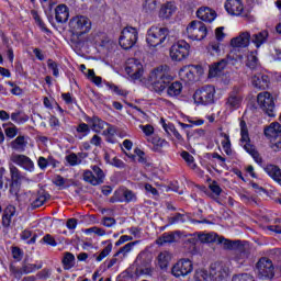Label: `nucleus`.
I'll return each instance as SVG.
<instances>
[{"mask_svg":"<svg viewBox=\"0 0 281 281\" xmlns=\"http://www.w3.org/2000/svg\"><path fill=\"white\" fill-rule=\"evenodd\" d=\"M69 29L72 32V45L82 47L85 41L80 40V36L91 31V20L87 15H76L69 21Z\"/></svg>","mask_w":281,"mask_h":281,"instance_id":"nucleus-1","label":"nucleus"},{"mask_svg":"<svg viewBox=\"0 0 281 281\" xmlns=\"http://www.w3.org/2000/svg\"><path fill=\"white\" fill-rule=\"evenodd\" d=\"M172 80V72L168 65L158 66L149 74V82H151V86L157 93H161Z\"/></svg>","mask_w":281,"mask_h":281,"instance_id":"nucleus-2","label":"nucleus"},{"mask_svg":"<svg viewBox=\"0 0 281 281\" xmlns=\"http://www.w3.org/2000/svg\"><path fill=\"white\" fill-rule=\"evenodd\" d=\"M239 126H240V135H241L240 143L244 150H246L248 155H251L256 164L261 165L262 157H260V154L258 153V150H256V146L251 144V138H249V130L247 128V123L245 122V120L240 121Z\"/></svg>","mask_w":281,"mask_h":281,"instance_id":"nucleus-3","label":"nucleus"},{"mask_svg":"<svg viewBox=\"0 0 281 281\" xmlns=\"http://www.w3.org/2000/svg\"><path fill=\"white\" fill-rule=\"evenodd\" d=\"M193 100L195 104H202V106L214 104L216 100V88L212 85L199 88L193 94Z\"/></svg>","mask_w":281,"mask_h":281,"instance_id":"nucleus-4","label":"nucleus"},{"mask_svg":"<svg viewBox=\"0 0 281 281\" xmlns=\"http://www.w3.org/2000/svg\"><path fill=\"white\" fill-rule=\"evenodd\" d=\"M170 31L167 27L151 26L147 31L146 43L150 47H159L166 43Z\"/></svg>","mask_w":281,"mask_h":281,"instance_id":"nucleus-5","label":"nucleus"},{"mask_svg":"<svg viewBox=\"0 0 281 281\" xmlns=\"http://www.w3.org/2000/svg\"><path fill=\"white\" fill-rule=\"evenodd\" d=\"M256 273L259 280H273L276 277L273 261L267 257L260 258L256 263Z\"/></svg>","mask_w":281,"mask_h":281,"instance_id":"nucleus-6","label":"nucleus"},{"mask_svg":"<svg viewBox=\"0 0 281 281\" xmlns=\"http://www.w3.org/2000/svg\"><path fill=\"white\" fill-rule=\"evenodd\" d=\"M137 38H139L137 29L133 26H126L121 32L119 44L121 45L122 49H133L137 43Z\"/></svg>","mask_w":281,"mask_h":281,"instance_id":"nucleus-7","label":"nucleus"},{"mask_svg":"<svg viewBox=\"0 0 281 281\" xmlns=\"http://www.w3.org/2000/svg\"><path fill=\"white\" fill-rule=\"evenodd\" d=\"M106 175L104 170L100 168L98 165L91 166V170L86 169L82 172V179L86 183H90V186H102L104 183Z\"/></svg>","mask_w":281,"mask_h":281,"instance_id":"nucleus-8","label":"nucleus"},{"mask_svg":"<svg viewBox=\"0 0 281 281\" xmlns=\"http://www.w3.org/2000/svg\"><path fill=\"white\" fill-rule=\"evenodd\" d=\"M187 36L191 41H203L207 36V26L199 20H193L187 26Z\"/></svg>","mask_w":281,"mask_h":281,"instance_id":"nucleus-9","label":"nucleus"},{"mask_svg":"<svg viewBox=\"0 0 281 281\" xmlns=\"http://www.w3.org/2000/svg\"><path fill=\"white\" fill-rule=\"evenodd\" d=\"M188 56H190V44H188L186 40H179L172 44L170 48V58L172 60L181 63V60H186Z\"/></svg>","mask_w":281,"mask_h":281,"instance_id":"nucleus-10","label":"nucleus"},{"mask_svg":"<svg viewBox=\"0 0 281 281\" xmlns=\"http://www.w3.org/2000/svg\"><path fill=\"white\" fill-rule=\"evenodd\" d=\"M258 105L269 117H276V101L270 92H260L257 95Z\"/></svg>","mask_w":281,"mask_h":281,"instance_id":"nucleus-11","label":"nucleus"},{"mask_svg":"<svg viewBox=\"0 0 281 281\" xmlns=\"http://www.w3.org/2000/svg\"><path fill=\"white\" fill-rule=\"evenodd\" d=\"M192 271H194V263H192V260L186 258L178 260L171 269V273L175 278H186V276H190Z\"/></svg>","mask_w":281,"mask_h":281,"instance_id":"nucleus-12","label":"nucleus"},{"mask_svg":"<svg viewBox=\"0 0 281 281\" xmlns=\"http://www.w3.org/2000/svg\"><path fill=\"white\" fill-rule=\"evenodd\" d=\"M10 272L16 280H21L23 276H27L29 273H34V271H38V269H43V263H24L21 268H16V266H10Z\"/></svg>","mask_w":281,"mask_h":281,"instance_id":"nucleus-13","label":"nucleus"},{"mask_svg":"<svg viewBox=\"0 0 281 281\" xmlns=\"http://www.w3.org/2000/svg\"><path fill=\"white\" fill-rule=\"evenodd\" d=\"M137 201V194L130 189H119L111 198V203H133Z\"/></svg>","mask_w":281,"mask_h":281,"instance_id":"nucleus-14","label":"nucleus"},{"mask_svg":"<svg viewBox=\"0 0 281 281\" xmlns=\"http://www.w3.org/2000/svg\"><path fill=\"white\" fill-rule=\"evenodd\" d=\"M10 161L15 164V166H20V168H23V170H26L27 172H34V161L26 155L13 153L10 156Z\"/></svg>","mask_w":281,"mask_h":281,"instance_id":"nucleus-15","label":"nucleus"},{"mask_svg":"<svg viewBox=\"0 0 281 281\" xmlns=\"http://www.w3.org/2000/svg\"><path fill=\"white\" fill-rule=\"evenodd\" d=\"M243 104V94L240 93V88L234 89L228 93L225 100V106L228 111H237Z\"/></svg>","mask_w":281,"mask_h":281,"instance_id":"nucleus-16","label":"nucleus"},{"mask_svg":"<svg viewBox=\"0 0 281 281\" xmlns=\"http://www.w3.org/2000/svg\"><path fill=\"white\" fill-rule=\"evenodd\" d=\"M125 71L132 80H139L144 74V66L139 60L132 58L126 61Z\"/></svg>","mask_w":281,"mask_h":281,"instance_id":"nucleus-17","label":"nucleus"},{"mask_svg":"<svg viewBox=\"0 0 281 281\" xmlns=\"http://www.w3.org/2000/svg\"><path fill=\"white\" fill-rule=\"evenodd\" d=\"M210 276L213 280H225L229 276V268L223 262L212 263Z\"/></svg>","mask_w":281,"mask_h":281,"instance_id":"nucleus-18","label":"nucleus"},{"mask_svg":"<svg viewBox=\"0 0 281 281\" xmlns=\"http://www.w3.org/2000/svg\"><path fill=\"white\" fill-rule=\"evenodd\" d=\"M146 255L140 254L136 258V271L142 276H150L153 273V268H150V259L145 257Z\"/></svg>","mask_w":281,"mask_h":281,"instance_id":"nucleus-19","label":"nucleus"},{"mask_svg":"<svg viewBox=\"0 0 281 281\" xmlns=\"http://www.w3.org/2000/svg\"><path fill=\"white\" fill-rule=\"evenodd\" d=\"M196 16L204 23H213L216 20V11L210 7H200L196 10Z\"/></svg>","mask_w":281,"mask_h":281,"instance_id":"nucleus-20","label":"nucleus"},{"mask_svg":"<svg viewBox=\"0 0 281 281\" xmlns=\"http://www.w3.org/2000/svg\"><path fill=\"white\" fill-rule=\"evenodd\" d=\"M251 43V33L241 32L237 37L231 40L232 47L245 48Z\"/></svg>","mask_w":281,"mask_h":281,"instance_id":"nucleus-21","label":"nucleus"},{"mask_svg":"<svg viewBox=\"0 0 281 281\" xmlns=\"http://www.w3.org/2000/svg\"><path fill=\"white\" fill-rule=\"evenodd\" d=\"M224 8L231 16H240L244 10L243 2L240 0H226Z\"/></svg>","mask_w":281,"mask_h":281,"instance_id":"nucleus-22","label":"nucleus"},{"mask_svg":"<svg viewBox=\"0 0 281 281\" xmlns=\"http://www.w3.org/2000/svg\"><path fill=\"white\" fill-rule=\"evenodd\" d=\"M265 135L270 142H276L278 137H281V124L278 122L271 123L268 127L265 128Z\"/></svg>","mask_w":281,"mask_h":281,"instance_id":"nucleus-23","label":"nucleus"},{"mask_svg":"<svg viewBox=\"0 0 281 281\" xmlns=\"http://www.w3.org/2000/svg\"><path fill=\"white\" fill-rule=\"evenodd\" d=\"M251 82L255 89H269V76L265 74L259 72L255 75L251 79Z\"/></svg>","mask_w":281,"mask_h":281,"instance_id":"nucleus-24","label":"nucleus"},{"mask_svg":"<svg viewBox=\"0 0 281 281\" xmlns=\"http://www.w3.org/2000/svg\"><path fill=\"white\" fill-rule=\"evenodd\" d=\"M86 122L90 124V127L92 128V131H94V133H101L102 131H104L105 126H109L108 122H104L102 119L98 116H88L86 119Z\"/></svg>","mask_w":281,"mask_h":281,"instance_id":"nucleus-25","label":"nucleus"},{"mask_svg":"<svg viewBox=\"0 0 281 281\" xmlns=\"http://www.w3.org/2000/svg\"><path fill=\"white\" fill-rule=\"evenodd\" d=\"M181 238V232L176 231L162 234L157 240V245H166L167 243H177Z\"/></svg>","mask_w":281,"mask_h":281,"instance_id":"nucleus-26","label":"nucleus"},{"mask_svg":"<svg viewBox=\"0 0 281 281\" xmlns=\"http://www.w3.org/2000/svg\"><path fill=\"white\" fill-rule=\"evenodd\" d=\"M55 19L57 23H67L69 21V8L66 4H59L55 9Z\"/></svg>","mask_w":281,"mask_h":281,"instance_id":"nucleus-27","label":"nucleus"},{"mask_svg":"<svg viewBox=\"0 0 281 281\" xmlns=\"http://www.w3.org/2000/svg\"><path fill=\"white\" fill-rule=\"evenodd\" d=\"M250 41L252 44H255V47H257V49L262 47V45H265V43L269 41V31L263 30L261 32L252 34V36H250Z\"/></svg>","mask_w":281,"mask_h":281,"instance_id":"nucleus-28","label":"nucleus"},{"mask_svg":"<svg viewBox=\"0 0 281 281\" xmlns=\"http://www.w3.org/2000/svg\"><path fill=\"white\" fill-rule=\"evenodd\" d=\"M265 172H267V175L269 177H271L276 181V183L281 186V169H280V167H278L277 165H267L265 167Z\"/></svg>","mask_w":281,"mask_h":281,"instance_id":"nucleus-29","label":"nucleus"},{"mask_svg":"<svg viewBox=\"0 0 281 281\" xmlns=\"http://www.w3.org/2000/svg\"><path fill=\"white\" fill-rule=\"evenodd\" d=\"M9 170L11 175L10 192H12V188H14V186H19V181L23 179V175L21 173V170L12 164L9 165Z\"/></svg>","mask_w":281,"mask_h":281,"instance_id":"nucleus-30","label":"nucleus"},{"mask_svg":"<svg viewBox=\"0 0 281 281\" xmlns=\"http://www.w3.org/2000/svg\"><path fill=\"white\" fill-rule=\"evenodd\" d=\"M10 146L12 150H15L16 153H25V148H27V140L25 139V136L20 135L10 143Z\"/></svg>","mask_w":281,"mask_h":281,"instance_id":"nucleus-31","label":"nucleus"},{"mask_svg":"<svg viewBox=\"0 0 281 281\" xmlns=\"http://www.w3.org/2000/svg\"><path fill=\"white\" fill-rule=\"evenodd\" d=\"M147 142L149 144H153V150L155 153H161L162 148H166V146H168V142L159 136H153L147 138Z\"/></svg>","mask_w":281,"mask_h":281,"instance_id":"nucleus-32","label":"nucleus"},{"mask_svg":"<svg viewBox=\"0 0 281 281\" xmlns=\"http://www.w3.org/2000/svg\"><path fill=\"white\" fill-rule=\"evenodd\" d=\"M177 12V7L172 2H167L161 5L159 11L160 19H170Z\"/></svg>","mask_w":281,"mask_h":281,"instance_id":"nucleus-33","label":"nucleus"},{"mask_svg":"<svg viewBox=\"0 0 281 281\" xmlns=\"http://www.w3.org/2000/svg\"><path fill=\"white\" fill-rule=\"evenodd\" d=\"M48 199H49V193L45 191H40L31 203L32 210L42 207V205H45V202L48 201Z\"/></svg>","mask_w":281,"mask_h":281,"instance_id":"nucleus-34","label":"nucleus"},{"mask_svg":"<svg viewBox=\"0 0 281 281\" xmlns=\"http://www.w3.org/2000/svg\"><path fill=\"white\" fill-rule=\"evenodd\" d=\"M225 60H220L210 66L209 69V78H216V76H221L225 70Z\"/></svg>","mask_w":281,"mask_h":281,"instance_id":"nucleus-35","label":"nucleus"},{"mask_svg":"<svg viewBox=\"0 0 281 281\" xmlns=\"http://www.w3.org/2000/svg\"><path fill=\"white\" fill-rule=\"evenodd\" d=\"M16 214V207L13 205H9L5 207L3 215H2V225L3 227H10L12 223V216Z\"/></svg>","mask_w":281,"mask_h":281,"instance_id":"nucleus-36","label":"nucleus"},{"mask_svg":"<svg viewBox=\"0 0 281 281\" xmlns=\"http://www.w3.org/2000/svg\"><path fill=\"white\" fill-rule=\"evenodd\" d=\"M181 91H183V85L179 81L170 83L167 88V94L169 98H177L178 95H181Z\"/></svg>","mask_w":281,"mask_h":281,"instance_id":"nucleus-37","label":"nucleus"},{"mask_svg":"<svg viewBox=\"0 0 281 281\" xmlns=\"http://www.w3.org/2000/svg\"><path fill=\"white\" fill-rule=\"evenodd\" d=\"M194 67H184L180 70L179 75L184 82H194Z\"/></svg>","mask_w":281,"mask_h":281,"instance_id":"nucleus-38","label":"nucleus"},{"mask_svg":"<svg viewBox=\"0 0 281 281\" xmlns=\"http://www.w3.org/2000/svg\"><path fill=\"white\" fill-rule=\"evenodd\" d=\"M61 263L64 265V269L66 271L72 269L74 265H76V256H74L71 252H64Z\"/></svg>","mask_w":281,"mask_h":281,"instance_id":"nucleus-39","label":"nucleus"},{"mask_svg":"<svg viewBox=\"0 0 281 281\" xmlns=\"http://www.w3.org/2000/svg\"><path fill=\"white\" fill-rule=\"evenodd\" d=\"M221 237L216 233H206L200 234L199 240L200 243H218L220 244Z\"/></svg>","mask_w":281,"mask_h":281,"instance_id":"nucleus-40","label":"nucleus"},{"mask_svg":"<svg viewBox=\"0 0 281 281\" xmlns=\"http://www.w3.org/2000/svg\"><path fill=\"white\" fill-rule=\"evenodd\" d=\"M170 260H172V256L168 251H161L158 255V265H159L160 269H166V267H168V262H170Z\"/></svg>","mask_w":281,"mask_h":281,"instance_id":"nucleus-41","label":"nucleus"},{"mask_svg":"<svg viewBox=\"0 0 281 281\" xmlns=\"http://www.w3.org/2000/svg\"><path fill=\"white\" fill-rule=\"evenodd\" d=\"M135 245H137V241H132L126 244L125 246L120 248L114 256H121L122 254V257H120V260H124V258H126V254H130V251L133 249V247H135Z\"/></svg>","mask_w":281,"mask_h":281,"instance_id":"nucleus-42","label":"nucleus"},{"mask_svg":"<svg viewBox=\"0 0 281 281\" xmlns=\"http://www.w3.org/2000/svg\"><path fill=\"white\" fill-rule=\"evenodd\" d=\"M211 192H213L212 199H214V201H216V203H220L218 201V196H221V194H223V189L221 188V186H218V182L213 181L210 186H209Z\"/></svg>","mask_w":281,"mask_h":281,"instance_id":"nucleus-43","label":"nucleus"},{"mask_svg":"<svg viewBox=\"0 0 281 281\" xmlns=\"http://www.w3.org/2000/svg\"><path fill=\"white\" fill-rule=\"evenodd\" d=\"M218 245H223L224 249H237L238 240H229V239H225L224 237H220Z\"/></svg>","mask_w":281,"mask_h":281,"instance_id":"nucleus-44","label":"nucleus"},{"mask_svg":"<svg viewBox=\"0 0 281 281\" xmlns=\"http://www.w3.org/2000/svg\"><path fill=\"white\" fill-rule=\"evenodd\" d=\"M221 137H224V140L222 142L224 151L226 155H232V140H229V135L221 133Z\"/></svg>","mask_w":281,"mask_h":281,"instance_id":"nucleus-45","label":"nucleus"},{"mask_svg":"<svg viewBox=\"0 0 281 281\" xmlns=\"http://www.w3.org/2000/svg\"><path fill=\"white\" fill-rule=\"evenodd\" d=\"M238 58L239 60H243V55H236L234 54V52H231L226 58L222 59L225 61V67H227V65H236V63H238Z\"/></svg>","mask_w":281,"mask_h":281,"instance_id":"nucleus-46","label":"nucleus"},{"mask_svg":"<svg viewBox=\"0 0 281 281\" xmlns=\"http://www.w3.org/2000/svg\"><path fill=\"white\" fill-rule=\"evenodd\" d=\"M181 157H182V159H184V161L188 164V166L192 168V170H194V168H196V164H194L193 155H191L188 151H182Z\"/></svg>","mask_w":281,"mask_h":281,"instance_id":"nucleus-47","label":"nucleus"},{"mask_svg":"<svg viewBox=\"0 0 281 281\" xmlns=\"http://www.w3.org/2000/svg\"><path fill=\"white\" fill-rule=\"evenodd\" d=\"M186 215L181 213H176L173 216L168 218V224L169 225H177V223H186Z\"/></svg>","mask_w":281,"mask_h":281,"instance_id":"nucleus-48","label":"nucleus"},{"mask_svg":"<svg viewBox=\"0 0 281 281\" xmlns=\"http://www.w3.org/2000/svg\"><path fill=\"white\" fill-rule=\"evenodd\" d=\"M113 249V244H109L101 252L99 256H97L95 260L97 262H102V260H104V258H106V256H109V254H111Z\"/></svg>","mask_w":281,"mask_h":281,"instance_id":"nucleus-49","label":"nucleus"},{"mask_svg":"<svg viewBox=\"0 0 281 281\" xmlns=\"http://www.w3.org/2000/svg\"><path fill=\"white\" fill-rule=\"evenodd\" d=\"M113 249V244H109L101 252L99 256H97L95 260L97 262H102V260H104V258H106V256H109V254H111Z\"/></svg>","mask_w":281,"mask_h":281,"instance_id":"nucleus-50","label":"nucleus"},{"mask_svg":"<svg viewBox=\"0 0 281 281\" xmlns=\"http://www.w3.org/2000/svg\"><path fill=\"white\" fill-rule=\"evenodd\" d=\"M143 8L146 12H155V10H157V1L145 0Z\"/></svg>","mask_w":281,"mask_h":281,"instance_id":"nucleus-51","label":"nucleus"},{"mask_svg":"<svg viewBox=\"0 0 281 281\" xmlns=\"http://www.w3.org/2000/svg\"><path fill=\"white\" fill-rule=\"evenodd\" d=\"M47 67L48 69L53 70V76L55 78H58V76H60V71L58 70V64L56 61H54L53 59H48Z\"/></svg>","mask_w":281,"mask_h":281,"instance_id":"nucleus-52","label":"nucleus"},{"mask_svg":"<svg viewBox=\"0 0 281 281\" xmlns=\"http://www.w3.org/2000/svg\"><path fill=\"white\" fill-rule=\"evenodd\" d=\"M232 281H256V279L249 273H241L234 276Z\"/></svg>","mask_w":281,"mask_h":281,"instance_id":"nucleus-53","label":"nucleus"},{"mask_svg":"<svg viewBox=\"0 0 281 281\" xmlns=\"http://www.w3.org/2000/svg\"><path fill=\"white\" fill-rule=\"evenodd\" d=\"M66 161H68V164L70 166H78L80 164H82V160L78 158V155L76 154H70L68 156H66Z\"/></svg>","mask_w":281,"mask_h":281,"instance_id":"nucleus-54","label":"nucleus"},{"mask_svg":"<svg viewBox=\"0 0 281 281\" xmlns=\"http://www.w3.org/2000/svg\"><path fill=\"white\" fill-rule=\"evenodd\" d=\"M207 278H210V276L205 270H196L194 273L195 281H207Z\"/></svg>","mask_w":281,"mask_h":281,"instance_id":"nucleus-55","label":"nucleus"},{"mask_svg":"<svg viewBox=\"0 0 281 281\" xmlns=\"http://www.w3.org/2000/svg\"><path fill=\"white\" fill-rule=\"evenodd\" d=\"M209 52L212 56L221 54V44L213 42L209 45Z\"/></svg>","mask_w":281,"mask_h":281,"instance_id":"nucleus-56","label":"nucleus"},{"mask_svg":"<svg viewBox=\"0 0 281 281\" xmlns=\"http://www.w3.org/2000/svg\"><path fill=\"white\" fill-rule=\"evenodd\" d=\"M246 65L249 69H256L258 67V57L256 55H249Z\"/></svg>","mask_w":281,"mask_h":281,"instance_id":"nucleus-57","label":"nucleus"},{"mask_svg":"<svg viewBox=\"0 0 281 281\" xmlns=\"http://www.w3.org/2000/svg\"><path fill=\"white\" fill-rule=\"evenodd\" d=\"M86 234H95L97 236H105L106 231H104L103 228L94 226V227L86 229Z\"/></svg>","mask_w":281,"mask_h":281,"instance_id":"nucleus-58","label":"nucleus"},{"mask_svg":"<svg viewBox=\"0 0 281 281\" xmlns=\"http://www.w3.org/2000/svg\"><path fill=\"white\" fill-rule=\"evenodd\" d=\"M140 131H143V133L146 135V137H151L150 135H153L155 133V127H153V125L147 124V125H139Z\"/></svg>","mask_w":281,"mask_h":281,"instance_id":"nucleus-59","label":"nucleus"},{"mask_svg":"<svg viewBox=\"0 0 281 281\" xmlns=\"http://www.w3.org/2000/svg\"><path fill=\"white\" fill-rule=\"evenodd\" d=\"M105 87L113 93H116V95H124V90L111 82H105Z\"/></svg>","mask_w":281,"mask_h":281,"instance_id":"nucleus-60","label":"nucleus"},{"mask_svg":"<svg viewBox=\"0 0 281 281\" xmlns=\"http://www.w3.org/2000/svg\"><path fill=\"white\" fill-rule=\"evenodd\" d=\"M12 256L18 262H21V260H23V251L19 247L12 248Z\"/></svg>","mask_w":281,"mask_h":281,"instance_id":"nucleus-61","label":"nucleus"},{"mask_svg":"<svg viewBox=\"0 0 281 281\" xmlns=\"http://www.w3.org/2000/svg\"><path fill=\"white\" fill-rule=\"evenodd\" d=\"M249 252L247 250H241L238 255H237V262H239V265H243V262H247V260H249Z\"/></svg>","mask_w":281,"mask_h":281,"instance_id":"nucleus-62","label":"nucleus"},{"mask_svg":"<svg viewBox=\"0 0 281 281\" xmlns=\"http://www.w3.org/2000/svg\"><path fill=\"white\" fill-rule=\"evenodd\" d=\"M135 154L138 157V162L139 164H146L147 162V160H146V153H144V150H142L139 148H136L135 149Z\"/></svg>","mask_w":281,"mask_h":281,"instance_id":"nucleus-63","label":"nucleus"},{"mask_svg":"<svg viewBox=\"0 0 281 281\" xmlns=\"http://www.w3.org/2000/svg\"><path fill=\"white\" fill-rule=\"evenodd\" d=\"M272 143L271 148L278 153L281 150V136H279L276 140H270Z\"/></svg>","mask_w":281,"mask_h":281,"instance_id":"nucleus-64","label":"nucleus"}]
</instances>
